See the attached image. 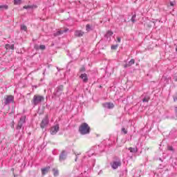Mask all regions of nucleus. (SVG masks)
Instances as JSON below:
<instances>
[{
  "label": "nucleus",
  "mask_w": 177,
  "mask_h": 177,
  "mask_svg": "<svg viewBox=\"0 0 177 177\" xmlns=\"http://www.w3.org/2000/svg\"><path fill=\"white\" fill-rule=\"evenodd\" d=\"M118 48V44L111 46V49L115 50Z\"/></svg>",
  "instance_id": "c756f323"
},
{
  "label": "nucleus",
  "mask_w": 177,
  "mask_h": 177,
  "mask_svg": "<svg viewBox=\"0 0 177 177\" xmlns=\"http://www.w3.org/2000/svg\"><path fill=\"white\" fill-rule=\"evenodd\" d=\"M86 31L87 32H89V31H92V26L91 25H89V24H87L86 26Z\"/></svg>",
  "instance_id": "6ab92c4d"
},
{
  "label": "nucleus",
  "mask_w": 177,
  "mask_h": 177,
  "mask_svg": "<svg viewBox=\"0 0 177 177\" xmlns=\"http://www.w3.org/2000/svg\"><path fill=\"white\" fill-rule=\"evenodd\" d=\"M132 64H135V59H131L130 60V62H129L127 64H124V68H127L128 67H131V66H132Z\"/></svg>",
  "instance_id": "f8f14e48"
},
{
  "label": "nucleus",
  "mask_w": 177,
  "mask_h": 177,
  "mask_svg": "<svg viewBox=\"0 0 177 177\" xmlns=\"http://www.w3.org/2000/svg\"><path fill=\"white\" fill-rule=\"evenodd\" d=\"M174 81H175L176 82H177V76H175V77H174Z\"/></svg>",
  "instance_id": "ea45409f"
},
{
  "label": "nucleus",
  "mask_w": 177,
  "mask_h": 177,
  "mask_svg": "<svg viewBox=\"0 0 177 177\" xmlns=\"http://www.w3.org/2000/svg\"><path fill=\"white\" fill-rule=\"evenodd\" d=\"M14 102L15 97L13 95H6L4 101V104L5 106H8V104H10V103H13Z\"/></svg>",
  "instance_id": "20e7f679"
},
{
  "label": "nucleus",
  "mask_w": 177,
  "mask_h": 177,
  "mask_svg": "<svg viewBox=\"0 0 177 177\" xmlns=\"http://www.w3.org/2000/svg\"><path fill=\"white\" fill-rule=\"evenodd\" d=\"M15 5H20L21 3V0H14Z\"/></svg>",
  "instance_id": "b1692460"
},
{
  "label": "nucleus",
  "mask_w": 177,
  "mask_h": 177,
  "mask_svg": "<svg viewBox=\"0 0 177 177\" xmlns=\"http://www.w3.org/2000/svg\"><path fill=\"white\" fill-rule=\"evenodd\" d=\"M81 154V153H75V155L76 156V158H75V161H77V160H78V156H80Z\"/></svg>",
  "instance_id": "72a5a7b5"
},
{
  "label": "nucleus",
  "mask_w": 177,
  "mask_h": 177,
  "mask_svg": "<svg viewBox=\"0 0 177 177\" xmlns=\"http://www.w3.org/2000/svg\"><path fill=\"white\" fill-rule=\"evenodd\" d=\"M160 161H162V160L161 158H160Z\"/></svg>",
  "instance_id": "37998d69"
},
{
  "label": "nucleus",
  "mask_w": 177,
  "mask_h": 177,
  "mask_svg": "<svg viewBox=\"0 0 177 177\" xmlns=\"http://www.w3.org/2000/svg\"><path fill=\"white\" fill-rule=\"evenodd\" d=\"M165 84H168V82H165Z\"/></svg>",
  "instance_id": "79ce46f5"
},
{
  "label": "nucleus",
  "mask_w": 177,
  "mask_h": 177,
  "mask_svg": "<svg viewBox=\"0 0 177 177\" xmlns=\"http://www.w3.org/2000/svg\"><path fill=\"white\" fill-rule=\"evenodd\" d=\"M79 132L81 135H88L91 132V127L87 123H82L79 127Z\"/></svg>",
  "instance_id": "f257e3e1"
},
{
  "label": "nucleus",
  "mask_w": 177,
  "mask_h": 177,
  "mask_svg": "<svg viewBox=\"0 0 177 177\" xmlns=\"http://www.w3.org/2000/svg\"><path fill=\"white\" fill-rule=\"evenodd\" d=\"M48 124H49V118L48 115H46L45 118L42 120L40 124V127L41 128H42V129H44V128H45V127H46V125H48Z\"/></svg>",
  "instance_id": "0eeeda50"
},
{
  "label": "nucleus",
  "mask_w": 177,
  "mask_h": 177,
  "mask_svg": "<svg viewBox=\"0 0 177 177\" xmlns=\"http://www.w3.org/2000/svg\"><path fill=\"white\" fill-rule=\"evenodd\" d=\"M60 129V127H59V124H56L55 126H53L50 129V135H56Z\"/></svg>",
  "instance_id": "423d86ee"
},
{
  "label": "nucleus",
  "mask_w": 177,
  "mask_h": 177,
  "mask_svg": "<svg viewBox=\"0 0 177 177\" xmlns=\"http://www.w3.org/2000/svg\"><path fill=\"white\" fill-rule=\"evenodd\" d=\"M80 78H81L83 82H88V75L86 73H82Z\"/></svg>",
  "instance_id": "9d476101"
},
{
  "label": "nucleus",
  "mask_w": 177,
  "mask_h": 177,
  "mask_svg": "<svg viewBox=\"0 0 177 177\" xmlns=\"http://www.w3.org/2000/svg\"><path fill=\"white\" fill-rule=\"evenodd\" d=\"M67 158V151H62L59 154V162H63Z\"/></svg>",
  "instance_id": "6e6552de"
},
{
  "label": "nucleus",
  "mask_w": 177,
  "mask_h": 177,
  "mask_svg": "<svg viewBox=\"0 0 177 177\" xmlns=\"http://www.w3.org/2000/svg\"><path fill=\"white\" fill-rule=\"evenodd\" d=\"M53 172L54 176L55 177L59 176V169L54 168L53 169Z\"/></svg>",
  "instance_id": "f3484780"
},
{
  "label": "nucleus",
  "mask_w": 177,
  "mask_h": 177,
  "mask_svg": "<svg viewBox=\"0 0 177 177\" xmlns=\"http://www.w3.org/2000/svg\"><path fill=\"white\" fill-rule=\"evenodd\" d=\"M39 49H41V50H45V49H46V46H45V45H40L39 46Z\"/></svg>",
  "instance_id": "bb28decb"
},
{
  "label": "nucleus",
  "mask_w": 177,
  "mask_h": 177,
  "mask_svg": "<svg viewBox=\"0 0 177 177\" xmlns=\"http://www.w3.org/2000/svg\"><path fill=\"white\" fill-rule=\"evenodd\" d=\"M175 114L177 116V106H175L174 108Z\"/></svg>",
  "instance_id": "f704fd0d"
},
{
  "label": "nucleus",
  "mask_w": 177,
  "mask_h": 177,
  "mask_svg": "<svg viewBox=\"0 0 177 177\" xmlns=\"http://www.w3.org/2000/svg\"><path fill=\"white\" fill-rule=\"evenodd\" d=\"M163 167H164V166H162V165H159V168H160V169H162Z\"/></svg>",
  "instance_id": "4c0bfd02"
},
{
  "label": "nucleus",
  "mask_w": 177,
  "mask_h": 177,
  "mask_svg": "<svg viewBox=\"0 0 177 177\" xmlns=\"http://www.w3.org/2000/svg\"><path fill=\"white\" fill-rule=\"evenodd\" d=\"M168 150H169L170 151H174V147H171V146H169L167 147Z\"/></svg>",
  "instance_id": "2f4dec72"
},
{
  "label": "nucleus",
  "mask_w": 177,
  "mask_h": 177,
  "mask_svg": "<svg viewBox=\"0 0 177 177\" xmlns=\"http://www.w3.org/2000/svg\"><path fill=\"white\" fill-rule=\"evenodd\" d=\"M122 132L124 133V135H127V133H128V131H127V129H125V128L124 127L122 128Z\"/></svg>",
  "instance_id": "cd10ccee"
},
{
  "label": "nucleus",
  "mask_w": 177,
  "mask_h": 177,
  "mask_svg": "<svg viewBox=\"0 0 177 177\" xmlns=\"http://www.w3.org/2000/svg\"><path fill=\"white\" fill-rule=\"evenodd\" d=\"M176 3L175 2V1H171L170 2V6H175V4H176Z\"/></svg>",
  "instance_id": "473e14b6"
},
{
  "label": "nucleus",
  "mask_w": 177,
  "mask_h": 177,
  "mask_svg": "<svg viewBox=\"0 0 177 177\" xmlns=\"http://www.w3.org/2000/svg\"><path fill=\"white\" fill-rule=\"evenodd\" d=\"M35 49H39V46H38V45H35Z\"/></svg>",
  "instance_id": "c9c22d12"
},
{
  "label": "nucleus",
  "mask_w": 177,
  "mask_h": 177,
  "mask_svg": "<svg viewBox=\"0 0 177 177\" xmlns=\"http://www.w3.org/2000/svg\"><path fill=\"white\" fill-rule=\"evenodd\" d=\"M45 100V97L42 95H34L32 104H34L35 106H38L39 103L44 102Z\"/></svg>",
  "instance_id": "7ed1b4c3"
},
{
  "label": "nucleus",
  "mask_w": 177,
  "mask_h": 177,
  "mask_svg": "<svg viewBox=\"0 0 177 177\" xmlns=\"http://www.w3.org/2000/svg\"><path fill=\"white\" fill-rule=\"evenodd\" d=\"M134 177H140L142 176V170H137L134 174Z\"/></svg>",
  "instance_id": "2eb2a0df"
},
{
  "label": "nucleus",
  "mask_w": 177,
  "mask_h": 177,
  "mask_svg": "<svg viewBox=\"0 0 177 177\" xmlns=\"http://www.w3.org/2000/svg\"><path fill=\"white\" fill-rule=\"evenodd\" d=\"M49 169H50V167H49V166L41 169L42 175H46V174H48V172L49 171Z\"/></svg>",
  "instance_id": "4468645a"
},
{
  "label": "nucleus",
  "mask_w": 177,
  "mask_h": 177,
  "mask_svg": "<svg viewBox=\"0 0 177 177\" xmlns=\"http://www.w3.org/2000/svg\"><path fill=\"white\" fill-rule=\"evenodd\" d=\"M129 150L130 153H138V148L137 147H129L128 149Z\"/></svg>",
  "instance_id": "dca6fc26"
},
{
  "label": "nucleus",
  "mask_w": 177,
  "mask_h": 177,
  "mask_svg": "<svg viewBox=\"0 0 177 177\" xmlns=\"http://www.w3.org/2000/svg\"><path fill=\"white\" fill-rule=\"evenodd\" d=\"M22 127H23V124L18 122V124L17 126V129L19 131V130L21 129Z\"/></svg>",
  "instance_id": "5701e85b"
},
{
  "label": "nucleus",
  "mask_w": 177,
  "mask_h": 177,
  "mask_svg": "<svg viewBox=\"0 0 177 177\" xmlns=\"http://www.w3.org/2000/svg\"><path fill=\"white\" fill-rule=\"evenodd\" d=\"M64 88V86L63 85H59L57 87V88L55 89V91H54V96H57L59 97V96L62 95V92H63V88Z\"/></svg>",
  "instance_id": "39448f33"
},
{
  "label": "nucleus",
  "mask_w": 177,
  "mask_h": 177,
  "mask_svg": "<svg viewBox=\"0 0 177 177\" xmlns=\"http://www.w3.org/2000/svg\"><path fill=\"white\" fill-rule=\"evenodd\" d=\"M136 15L134 14V15L132 16V17H131V21H132L133 23H135V21H136Z\"/></svg>",
  "instance_id": "393cba45"
},
{
  "label": "nucleus",
  "mask_w": 177,
  "mask_h": 177,
  "mask_svg": "<svg viewBox=\"0 0 177 177\" xmlns=\"http://www.w3.org/2000/svg\"><path fill=\"white\" fill-rule=\"evenodd\" d=\"M177 100V97H174V102H176Z\"/></svg>",
  "instance_id": "58836bf2"
},
{
  "label": "nucleus",
  "mask_w": 177,
  "mask_h": 177,
  "mask_svg": "<svg viewBox=\"0 0 177 177\" xmlns=\"http://www.w3.org/2000/svg\"><path fill=\"white\" fill-rule=\"evenodd\" d=\"M19 122V124H24V122H26V117H24V116L21 117V118H20Z\"/></svg>",
  "instance_id": "aec40b11"
},
{
  "label": "nucleus",
  "mask_w": 177,
  "mask_h": 177,
  "mask_svg": "<svg viewBox=\"0 0 177 177\" xmlns=\"http://www.w3.org/2000/svg\"><path fill=\"white\" fill-rule=\"evenodd\" d=\"M0 9H8V6L6 5L0 6Z\"/></svg>",
  "instance_id": "7c9ffc66"
},
{
  "label": "nucleus",
  "mask_w": 177,
  "mask_h": 177,
  "mask_svg": "<svg viewBox=\"0 0 177 177\" xmlns=\"http://www.w3.org/2000/svg\"><path fill=\"white\" fill-rule=\"evenodd\" d=\"M30 8V6H24L25 9H28Z\"/></svg>",
  "instance_id": "a19ab883"
},
{
  "label": "nucleus",
  "mask_w": 177,
  "mask_h": 177,
  "mask_svg": "<svg viewBox=\"0 0 177 177\" xmlns=\"http://www.w3.org/2000/svg\"><path fill=\"white\" fill-rule=\"evenodd\" d=\"M149 100H150V97H145L142 99L143 103H147V102H149Z\"/></svg>",
  "instance_id": "412c9836"
},
{
  "label": "nucleus",
  "mask_w": 177,
  "mask_h": 177,
  "mask_svg": "<svg viewBox=\"0 0 177 177\" xmlns=\"http://www.w3.org/2000/svg\"><path fill=\"white\" fill-rule=\"evenodd\" d=\"M6 49H12V50H13V49H15V45L14 44H6Z\"/></svg>",
  "instance_id": "a211bd4d"
},
{
  "label": "nucleus",
  "mask_w": 177,
  "mask_h": 177,
  "mask_svg": "<svg viewBox=\"0 0 177 177\" xmlns=\"http://www.w3.org/2000/svg\"><path fill=\"white\" fill-rule=\"evenodd\" d=\"M84 32L82 30H76L75 32V37H81L84 35Z\"/></svg>",
  "instance_id": "ddd939ff"
},
{
  "label": "nucleus",
  "mask_w": 177,
  "mask_h": 177,
  "mask_svg": "<svg viewBox=\"0 0 177 177\" xmlns=\"http://www.w3.org/2000/svg\"><path fill=\"white\" fill-rule=\"evenodd\" d=\"M111 35H113V32L111 30H109L105 35V37H111Z\"/></svg>",
  "instance_id": "4be33fe9"
},
{
  "label": "nucleus",
  "mask_w": 177,
  "mask_h": 177,
  "mask_svg": "<svg viewBox=\"0 0 177 177\" xmlns=\"http://www.w3.org/2000/svg\"><path fill=\"white\" fill-rule=\"evenodd\" d=\"M103 107H104L105 109H114V104L111 103V102H105L104 104H102Z\"/></svg>",
  "instance_id": "1a4fd4ad"
},
{
  "label": "nucleus",
  "mask_w": 177,
  "mask_h": 177,
  "mask_svg": "<svg viewBox=\"0 0 177 177\" xmlns=\"http://www.w3.org/2000/svg\"><path fill=\"white\" fill-rule=\"evenodd\" d=\"M85 71H86V69H85L84 66H82V68H80V73H85Z\"/></svg>",
  "instance_id": "c85d7f7f"
},
{
  "label": "nucleus",
  "mask_w": 177,
  "mask_h": 177,
  "mask_svg": "<svg viewBox=\"0 0 177 177\" xmlns=\"http://www.w3.org/2000/svg\"><path fill=\"white\" fill-rule=\"evenodd\" d=\"M122 162L120 158H114L113 160L111 162L112 169H118V167H121Z\"/></svg>",
  "instance_id": "f03ea898"
},
{
  "label": "nucleus",
  "mask_w": 177,
  "mask_h": 177,
  "mask_svg": "<svg viewBox=\"0 0 177 177\" xmlns=\"http://www.w3.org/2000/svg\"><path fill=\"white\" fill-rule=\"evenodd\" d=\"M67 31H68V29L58 30L56 33H54V37L62 35V34H64V32H67Z\"/></svg>",
  "instance_id": "9b49d317"
},
{
  "label": "nucleus",
  "mask_w": 177,
  "mask_h": 177,
  "mask_svg": "<svg viewBox=\"0 0 177 177\" xmlns=\"http://www.w3.org/2000/svg\"><path fill=\"white\" fill-rule=\"evenodd\" d=\"M117 39H118V42H121V38L120 37H118Z\"/></svg>",
  "instance_id": "e433bc0d"
},
{
  "label": "nucleus",
  "mask_w": 177,
  "mask_h": 177,
  "mask_svg": "<svg viewBox=\"0 0 177 177\" xmlns=\"http://www.w3.org/2000/svg\"><path fill=\"white\" fill-rule=\"evenodd\" d=\"M21 30H22L24 31H27V26H26V25H21Z\"/></svg>",
  "instance_id": "a878e982"
}]
</instances>
